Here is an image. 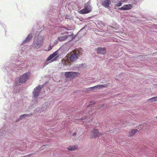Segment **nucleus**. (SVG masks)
<instances>
[{"mask_svg": "<svg viewBox=\"0 0 157 157\" xmlns=\"http://www.w3.org/2000/svg\"><path fill=\"white\" fill-rule=\"evenodd\" d=\"M42 31V30L40 31L39 29L35 33V31L33 30L20 44V47H22L21 50L22 51H24V49L22 48L23 45L29 42L32 39L34 35H35V37L32 45V47L36 49L41 48L43 45L44 40V36L41 34Z\"/></svg>", "mask_w": 157, "mask_h": 157, "instance_id": "nucleus-1", "label": "nucleus"}, {"mask_svg": "<svg viewBox=\"0 0 157 157\" xmlns=\"http://www.w3.org/2000/svg\"><path fill=\"white\" fill-rule=\"evenodd\" d=\"M58 11L57 6H53L50 7V10L48 13V17L51 23L56 24L57 22H59L61 21L60 19V13L59 14Z\"/></svg>", "mask_w": 157, "mask_h": 157, "instance_id": "nucleus-2", "label": "nucleus"}, {"mask_svg": "<svg viewBox=\"0 0 157 157\" xmlns=\"http://www.w3.org/2000/svg\"><path fill=\"white\" fill-rule=\"evenodd\" d=\"M24 62L23 60L20 61V59L19 58L17 60L15 61L14 64H10L7 67V65L3 64L2 66V70L4 71H7L8 72H11V71H13V73L17 71L16 70H19V67L17 66L21 65L24 63Z\"/></svg>", "mask_w": 157, "mask_h": 157, "instance_id": "nucleus-3", "label": "nucleus"}, {"mask_svg": "<svg viewBox=\"0 0 157 157\" xmlns=\"http://www.w3.org/2000/svg\"><path fill=\"white\" fill-rule=\"evenodd\" d=\"M29 75L30 73L29 72H26L22 75L18 80V79L15 80L14 84L13 85V90L15 91V89L16 90V91H14V92H19V88L18 86L21 83L25 82L28 79Z\"/></svg>", "mask_w": 157, "mask_h": 157, "instance_id": "nucleus-4", "label": "nucleus"}, {"mask_svg": "<svg viewBox=\"0 0 157 157\" xmlns=\"http://www.w3.org/2000/svg\"><path fill=\"white\" fill-rule=\"evenodd\" d=\"M41 86L39 85L34 89L33 91V98L34 99L32 102V105H34L36 104L38 102L36 100V98L39 96V94L40 92L41 89Z\"/></svg>", "mask_w": 157, "mask_h": 157, "instance_id": "nucleus-5", "label": "nucleus"}, {"mask_svg": "<svg viewBox=\"0 0 157 157\" xmlns=\"http://www.w3.org/2000/svg\"><path fill=\"white\" fill-rule=\"evenodd\" d=\"M104 133H101L96 128L92 130L90 133V139H92L99 137L100 136L104 135Z\"/></svg>", "mask_w": 157, "mask_h": 157, "instance_id": "nucleus-6", "label": "nucleus"}, {"mask_svg": "<svg viewBox=\"0 0 157 157\" xmlns=\"http://www.w3.org/2000/svg\"><path fill=\"white\" fill-rule=\"evenodd\" d=\"M8 128L6 129V127L1 128L0 130V140L4 138H7L9 135L8 132Z\"/></svg>", "mask_w": 157, "mask_h": 157, "instance_id": "nucleus-7", "label": "nucleus"}, {"mask_svg": "<svg viewBox=\"0 0 157 157\" xmlns=\"http://www.w3.org/2000/svg\"><path fill=\"white\" fill-rule=\"evenodd\" d=\"M91 7L89 3H87L85 5L84 8L81 10L80 11L81 14L87 13L91 11Z\"/></svg>", "mask_w": 157, "mask_h": 157, "instance_id": "nucleus-8", "label": "nucleus"}, {"mask_svg": "<svg viewBox=\"0 0 157 157\" xmlns=\"http://www.w3.org/2000/svg\"><path fill=\"white\" fill-rule=\"evenodd\" d=\"M96 51L98 54L104 55L106 53V50L105 48L98 47L96 49Z\"/></svg>", "mask_w": 157, "mask_h": 157, "instance_id": "nucleus-9", "label": "nucleus"}, {"mask_svg": "<svg viewBox=\"0 0 157 157\" xmlns=\"http://www.w3.org/2000/svg\"><path fill=\"white\" fill-rule=\"evenodd\" d=\"M77 75L76 72L72 71H68L65 72L64 74V76L67 78H73L75 76Z\"/></svg>", "mask_w": 157, "mask_h": 157, "instance_id": "nucleus-10", "label": "nucleus"}, {"mask_svg": "<svg viewBox=\"0 0 157 157\" xmlns=\"http://www.w3.org/2000/svg\"><path fill=\"white\" fill-rule=\"evenodd\" d=\"M132 6L131 4H128L124 5L121 8H119L118 9V10H127L132 9Z\"/></svg>", "mask_w": 157, "mask_h": 157, "instance_id": "nucleus-11", "label": "nucleus"}, {"mask_svg": "<svg viewBox=\"0 0 157 157\" xmlns=\"http://www.w3.org/2000/svg\"><path fill=\"white\" fill-rule=\"evenodd\" d=\"M107 85L106 84L103 85H97L93 87H91L89 88L90 89H91L92 90H96L98 89H100L106 87Z\"/></svg>", "mask_w": 157, "mask_h": 157, "instance_id": "nucleus-12", "label": "nucleus"}, {"mask_svg": "<svg viewBox=\"0 0 157 157\" xmlns=\"http://www.w3.org/2000/svg\"><path fill=\"white\" fill-rule=\"evenodd\" d=\"M78 54L75 53L71 54L70 57V60L72 62L75 61L78 58Z\"/></svg>", "mask_w": 157, "mask_h": 157, "instance_id": "nucleus-13", "label": "nucleus"}, {"mask_svg": "<svg viewBox=\"0 0 157 157\" xmlns=\"http://www.w3.org/2000/svg\"><path fill=\"white\" fill-rule=\"evenodd\" d=\"M111 3L110 0H105L104 1L102 2L101 4L104 7L108 8L109 5H110Z\"/></svg>", "mask_w": 157, "mask_h": 157, "instance_id": "nucleus-14", "label": "nucleus"}, {"mask_svg": "<svg viewBox=\"0 0 157 157\" xmlns=\"http://www.w3.org/2000/svg\"><path fill=\"white\" fill-rule=\"evenodd\" d=\"M69 36H71L70 35H66L63 36H60L58 37V40L60 42L63 41L65 40L66 39H67Z\"/></svg>", "mask_w": 157, "mask_h": 157, "instance_id": "nucleus-15", "label": "nucleus"}, {"mask_svg": "<svg viewBox=\"0 0 157 157\" xmlns=\"http://www.w3.org/2000/svg\"><path fill=\"white\" fill-rule=\"evenodd\" d=\"M78 147L77 145H74L73 146H69L67 148L68 150L70 151H73L77 149Z\"/></svg>", "mask_w": 157, "mask_h": 157, "instance_id": "nucleus-16", "label": "nucleus"}, {"mask_svg": "<svg viewBox=\"0 0 157 157\" xmlns=\"http://www.w3.org/2000/svg\"><path fill=\"white\" fill-rule=\"evenodd\" d=\"M138 131V129H136L131 130L128 133L129 136H133Z\"/></svg>", "mask_w": 157, "mask_h": 157, "instance_id": "nucleus-17", "label": "nucleus"}, {"mask_svg": "<svg viewBox=\"0 0 157 157\" xmlns=\"http://www.w3.org/2000/svg\"><path fill=\"white\" fill-rule=\"evenodd\" d=\"M67 30V29L66 27H61L60 29H59V31L61 32H64L61 33V34L62 35H63L66 33L68 34V33L66 31V30Z\"/></svg>", "mask_w": 157, "mask_h": 157, "instance_id": "nucleus-18", "label": "nucleus"}, {"mask_svg": "<svg viewBox=\"0 0 157 157\" xmlns=\"http://www.w3.org/2000/svg\"><path fill=\"white\" fill-rule=\"evenodd\" d=\"M148 101H150L151 102L157 101V97L156 96L151 98L147 100Z\"/></svg>", "mask_w": 157, "mask_h": 157, "instance_id": "nucleus-19", "label": "nucleus"}, {"mask_svg": "<svg viewBox=\"0 0 157 157\" xmlns=\"http://www.w3.org/2000/svg\"><path fill=\"white\" fill-rule=\"evenodd\" d=\"M40 112H41L43 111H44L46 110L47 108V106L44 105L42 106H40Z\"/></svg>", "mask_w": 157, "mask_h": 157, "instance_id": "nucleus-20", "label": "nucleus"}, {"mask_svg": "<svg viewBox=\"0 0 157 157\" xmlns=\"http://www.w3.org/2000/svg\"><path fill=\"white\" fill-rule=\"evenodd\" d=\"M122 3L121 2L119 1V2H118L117 3H116L114 6L115 7H118L120 6H122Z\"/></svg>", "mask_w": 157, "mask_h": 157, "instance_id": "nucleus-21", "label": "nucleus"}, {"mask_svg": "<svg viewBox=\"0 0 157 157\" xmlns=\"http://www.w3.org/2000/svg\"><path fill=\"white\" fill-rule=\"evenodd\" d=\"M25 117V116L24 114L21 115L20 117L17 120V121H18L20 120H22Z\"/></svg>", "mask_w": 157, "mask_h": 157, "instance_id": "nucleus-22", "label": "nucleus"}, {"mask_svg": "<svg viewBox=\"0 0 157 157\" xmlns=\"http://www.w3.org/2000/svg\"><path fill=\"white\" fill-rule=\"evenodd\" d=\"M54 46V44H53L52 45H51V44H50L48 48V49L47 50H46V51H49L52 49L53 47Z\"/></svg>", "mask_w": 157, "mask_h": 157, "instance_id": "nucleus-23", "label": "nucleus"}, {"mask_svg": "<svg viewBox=\"0 0 157 157\" xmlns=\"http://www.w3.org/2000/svg\"><path fill=\"white\" fill-rule=\"evenodd\" d=\"M68 35L71 36H69V37L68 38V40H72L74 38V37H73L74 35H73V34L72 33H71V34Z\"/></svg>", "mask_w": 157, "mask_h": 157, "instance_id": "nucleus-24", "label": "nucleus"}, {"mask_svg": "<svg viewBox=\"0 0 157 157\" xmlns=\"http://www.w3.org/2000/svg\"><path fill=\"white\" fill-rule=\"evenodd\" d=\"M95 104V102L93 101H91L90 102L89 104L88 105V107H90L91 105H92Z\"/></svg>", "mask_w": 157, "mask_h": 157, "instance_id": "nucleus-25", "label": "nucleus"}, {"mask_svg": "<svg viewBox=\"0 0 157 157\" xmlns=\"http://www.w3.org/2000/svg\"><path fill=\"white\" fill-rule=\"evenodd\" d=\"M21 105L20 103L19 104V102L18 101H16L14 103V105L16 106V107H19V105Z\"/></svg>", "mask_w": 157, "mask_h": 157, "instance_id": "nucleus-26", "label": "nucleus"}, {"mask_svg": "<svg viewBox=\"0 0 157 157\" xmlns=\"http://www.w3.org/2000/svg\"><path fill=\"white\" fill-rule=\"evenodd\" d=\"M87 117H88V116H84L82 117L81 118H80L79 120H81V121H82L83 120H86V119H87Z\"/></svg>", "mask_w": 157, "mask_h": 157, "instance_id": "nucleus-27", "label": "nucleus"}, {"mask_svg": "<svg viewBox=\"0 0 157 157\" xmlns=\"http://www.w3.org/2000/svg\"><path fill=\"white\" fill-rule=\"evenodd\" d=\"M35 112L36 113H40V108H37L35 110Z\"/></svg>", "mask_w": 157, "mask_h": 157, "instance_id": "nucleus-28", "label": "nucleus"}, {"mask_svg": "<svg viewBox=\"0 0 157 157\" xmlns=\"http://www.w3.org/2000/svg\"><path fill=\"white\" fill-rule=\"evenodd\" d=\"M52 59V58L51 57V56H48V57L47 58V60L46 61V62H47V61H49L50 60Z\"/></svg>", "mask_w": 157, "mask_h": 157, "instance_id": "nucleus-29", "label": "nucleus"}, {"mask_svg": "<svg viewBox=\"0 0 157 157\" xmlns=\"http://www.w3.org/2000/svg\"><path fill=\"white\" fill-rule=\"evenodd\" d=\"M59 41V40H58L57 38V40H56L54 42V44H54V45L56 44Z\"/></svg>", "mask_w": 157, "mask_h": 157, "instance_id": "nucleus-30", "label": "nucleus"}, {"mask_svg": "<svg viewBox=\"0 0 157 157\" xmlns=\"http://www.w3.org/2000/svg\"><path fill=\"white\" fill-rule=\"evenodd\" d=\"M32 114L31 113L30 114H24V115H25V117H29L30 116H31V115Z\"/></svg>", "mask_w": 157, "mask_h": 157, "instance_id": "nucleus-31", "label": "nucleus"}, {"mask_svg": "<svg viewBox=\"0 0 157 157\" xmlns=\"http://www.w3.org/2000/svg\"><path fill=\"white\" fill-rule=\"evenodd\" d=\"M128 124L126 122H124L122 124V126L123 127H124L125 126H127L128 125Z\"/></svg>", "mask_w": 157, "mask_h": 157, "instance_id": "nucleus-32", "label": "nucleus"}, {"mask_svg": "<svg viewBox=\"0 0 157 157\" xmlns=\"http://www.w3.org/2000/svg\"><path fill=\"white\" fill-rule=\"evenodd\" d=\"M66 0H58V3H64Z\"/></svg>", "mask_w": 157, "mask_h": 157, "instance_id": "nucleus-33", "label": "nucleus"}, {"mask_svg": "<svg viewBox=\"0 0 157 157\" xmlns=\"http://www.w3.org/2000/svg\"><path fill=\"white\" fill-rule=\"evenodd\" d=\"M58 57V56H56L54 57V58L52 60V61H54L56 60L57 59Z\"/></svg>", "mask_w": 157, "mask_h": 157, "instance_id": "nucleus-34", "label": "nucleus"}, {"mask_svg": "<svg viewBox=\"0 0 157 157\" xmlns=\"http://www.w3.org/2000/svg\"><path fill=\"white\" fill-rule=\"evenodd\" d=\"M50 56L52 58V59L54 57H55V55H54V54H51Z\"/></svg>", "mask_w": 157, "mask_h": 157, "instance_id": "nucleus-35", "label": "nucleus"}, {"mask_svg": "<svg viewBox=\"0 0 157 157\" xmlns=\"http://www.w3.org/2000/svg\"><path fill=\"white\" fill-rule=\"evenodd\" d=\"M84 28H83L82 29H81L78 32V34H80L82 32V31L84 29Z\"/></svg>", "mask_w": 157, "mask_h": 157, "instance_id": "nucleus-36", "label": "nucleus"}, {"mask_svg": "<svg viewBox=\"0 0 157 157\" xmlns=\"http://www.w3.org/2000/svg\"><path fill=\"white\" fill-rule=\"evenodd\" d=\"M76 132H74L73 133V134H72V136L73 137H75L76 136Z\"/></svg>", "mask_w": 157, "mask_h": 157, "instance_id": "nucleus-37", "label": "nucleus"}, {"mask_svg": "<svg viewBox=\"0 0 157 157\" xmlns=\"http://www.w3.org/2000/svg\"><path fill=\"white\" fill-rule=\"evenodd\" d=\"M53 54H54V55H55V56H56L57 55V51H56Z\"/></svg>", "mask_w": 157, "mask_h": 157, "instance_id": "nucleus-38", "label": "nucleus"}, {"mask_svg": "<svg viewBox=\"0 0 157 157\" xmlns=\"http://www.w3.org/2000/svg\"><path fill=\"white\" fill-rule=\"evenodd\" d=\"M0 24H1L2 26L3 27H4V25L3 24H2L1 22V21L0 20Z\"/></svg>", "mask_w": 157, "mask_h": 157, "instance_id": "nucleus-39", "label": "nucleus"}, {"mask_svg": "<svg viewBox=\"0 0 157 157\" xmlns=\"http://www.w3.org/2000/svg\"><path fill=\"white\" fill-rule=\"evenodd\" d=\"M44 146H47V147H48V144H46L45 145H43V147H44Z\"/></svg>", "mask_w": 157, "mask_h": 157, "instance_id": "nucleus-40", "label": "nucleus"}, {"mask_svg": "<svg viewBox=\"0 0 157 157\" xmlns=\"http://www.w3.org/2000/svg\"><path fill=\"white\" fill-rule=\"evenodd\" d=\"M104 104H102V105H101V106H100V107H101H101H104Z\"/></svg>", "mask_w": 157, "mask_h": 157, "instance_id": "nucleus-41", "label": "nucleus"}, {"mask_svg": "<svg viewBox=\"0 0 157 157\" xmlns=\"http://www.w3.org/2000/svg\"><path fill=\"white\" fill-rule=\"evenodd\" d=\"M112 28H113V29H115V28L114 27H112Z\"/></svg>", "mask_w": 157, "mask_h": 157, "instance_id": "nucleus-42", "label": "nucleus"}, {"mask_svg": "<svg viewBox=\"0 0 157 157\" xmlns=\"http://www.w3.org/2000/svg\"><path fill=\"white\" fill-rule=\"evenodd\" d=\"M31 155H28L27 156H29Z\"/></svg>", "mask_w": 157, "mask_h": 157, "instance_id": "nucleus-43", "label": "nucleus"}, {"mask_svg": "<svg viewBox=\"0 0 157 157\" xmlns=\"http://www.w3.org/2000/svg\"><path fill=\"white\" fill-rule=\"evenodd\" d=\"M155 86H157V84H155Z\"/></svg>", "mask_w": 157, "mask_h": 157, "instance_id": "nucleus-44", "label": "nucleus"}, {"mask_svg": "<svg viewBox=\"0 0 157 157\" xmlns=\"http://www.w3.org/2000/svg\"><path fill=\"white\" fill-rule=\"evenodd\" d=\"M155 118L157 119V116L155 117Z\"/></svg>", "mask_w": 157, "mask_h": 157, "instance_id": "nucleus-45", "label": "nucleus"}]
</instances>
